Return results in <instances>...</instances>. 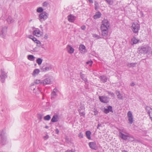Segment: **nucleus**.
<instances>
[{"mask_svg":"<svg viewBox=\"0 0 152 152\" xmlns=\"http://www.w3.org/2000/svg\"><path fill=\"white\" fill-rule=\"evenodd\" d=\"M110 28V23L108 20L104 19L102 21V24L101 26V30L102 35L104 37L107 36L108 29Z\"/></svg>","mask_w":152,"mask_h":152,"instance_id":"f257e3e1","label":"nucleus"},{"mask_svg":"<svg viewBox=\"0 0 152 152\" xmlns=\"http://www.w3.org/2000/svg\"><path fill=\"white\" fill-rule=\"evenodd\" d=\"M151 50V48L148 45L141 46L138 48L139 53L144 55L149 53Z\"/></svg>","mask_w":152,"mask_h":152,"instance_id":"f03ea898","label":"nucleus"},{"mask_svg":"<svg viewBox=\"0 0 152 152\" xmlns=\"http://www.w3.org/2000/svg\"><path fill=\"white\" fill-rule=\"evenodd\" d=\"M131 29L133 32L137 35L140 29V25L134 22L132 24Z\"/></svg>","mask_w":152,"mask_h":152,"instance_id":"7ed1b4c3","label":"nucleus"},{"mask_svg":"<svg viewBox=\"0 0 152 152\" xmlns=\"http://www.w3.org/2000/svg\"><path fill=\"white\" fill-rule=\"evenodd\" d=\"M0 137L1 138V143L3 145L5 144L7 141V137L6 132L5 129H3L0 133Z\"/></svg>","mask_w":152,"mask_h":152,"instance_id":"20e7f679","label":"nucleus"},{"mask_svg":"<svg viewBox=\"0 0 152 152\" xmlns=\"http://www.w3.org/2000/svg\"><path fill=\"white\" fill-rule=\"evenodd\" d=\"M48 17V14L45 12H43L41 13L39 15V19L42 23L43 21L46 20Z\"/></svg>","mask_w":152,"mask_h":152,"instance_id":"39448f33","label":"nucleus"},{"mask_svg":"<svg viewBox=\"0 0 152 152\" xmlns=\"http://www.w3.org/2000/svg\"><path fill=\"white\" fill-rule=\"evenodd\" d=\"M59 92L56 88H55L51 94V99L53 102L55 101Z\"/></svg>","mask_w":152,"mask_h":152,"instance_id":"423d86ee","label":"nucleus"},{"mask_svg":"<svg viewBox=\"0 0 152 152\" xmlns=\"http://www.w3.org/2000/svg\"><path fill=\"white\" fill-rule=\"evenodd\" d=\"M7 27L5 26L0 27V35L2 37L4 38L7 33Z\"/></svg>","mask_w":152,"mask_h":152,"instance_id":"0eeeda50","label":"nucleus"},{"mask_svg":"<svg viewBox=\"0 0 152 152\" xmlns=\"http://www.w3.org/2000/svg\"><path fill=\"white\" fill-rule=\"evenodd\" d=\"M30 88L32 90L34 93H38L40 92V90L39 89L38 87L36 86V85L34 83H31V84Z\"/></svg>","mask_w":152,"mask_h":152,"instance_id":"6e6552de","label":"nucleus"},{"mask_svg":"<svg viewBox=\"0 0 152 152\" xmlns=\"http://www.w3.org/2000/svg\"><path fill=\"white\" fill-rule=\"evenodd\" d=\"M99 99L102 102L107 103L109 102V97L107 96H99Z\"/></svg>","mask_w":152,"mask_h":152,"instance_id":"1a4fd4ad","label":"nucleus"},{"mask_svg":"<svg viewBox=\"0 0 152 152\" xmlns=\"http://www.w3.org/2000/svg\"><path fill=\"white\" fill-rule=\"evenodd\" d=\"M1 73L0 75L1 80L2 83H4L5 79L7 77V73L3 70L1 69Z\"/></svg>","mask_w":152,"mask_h":152,"instance_id":"9d476101","label":"nucleus"},{"mask_svg":"<svg viewBox=\"0 0 152 152\" xmlns=\"http://www.w3.org/2000/svg\"><path fill=\"white\" fill-rule=\"evenodd\" d=\"M103 111L106 114L110 112H113L112 107L110 105L108 106L107 108H104Z\"/></svg>","mask_w":152,"mask_h":152,"instance_id":"9b49d317","label":"nucleus"},{"mask_svg":"<svg viewBox=\"0 0 152 152\" xmlns=\"http://www.w3.org/2000/svg\"><path fill=\"white\" fill-rule=\"evenodd\" d=\"M51 82L50 79L49 78H47L42 80V85L43 86L49 85L50 84Z\"/></svg>","mask_w":152,"mask_h":152,"instance_id":"f8f14e48","label":"nucleus"},{"mask_svg":"<svg viewBox=\"0 0 152 152\" xmlns=\"http://www.w3.org/2000/svg\"><path fill=\"white\" fill-rule=\"evenodd\" d=\"M127 116L128 118V121L129 123L132 124L133 122V117L131 112L130 111H129L127 113Z\"/></svg>","mask_w":152,"mask_h":152,"instance_id":"ddd939ff","label":"nucleus"},{"mask_svg":"<svg viewBox=\"0 0 152 152\" xmlns=\"http://www.w3.org/2000/svg\"><path fill=\"white\" fill-rule=\"evenodd\" d=\"M67 19L69 22L73 23L75 20L76 17L73 15L70 14L68 16Z\"/></svg>","mask_w":152,"mask_h":152,"instance_id":"4468645a","label":"nucleus"},{"mask_svg":"<svg viewBox=\"0 0 152 152\" xmlns=\"http://www.w3.org/2000/svg\"><path fill=\"white\" fill-rule=\"evenodd\" d=\"M119 134L120 137L124 140L127 139V138L129 137V136L127 134H125L121 132H119Z\"/></svg>","mask_w":152,"mask_h":152,"instance_id":"2eb2a0df","label":"nucleus"},{"mask_svg":"<svg viewBox=\"0 0 152 152\" xmlns=\"http://www.w3.org/2000/svg\"><path fill=\"white\" fill-rule=\"evenodd\" d=\"M88 145L90 148L92 149L96 150L97 147L96 146V143L95 142H90L88 143Z\"/></svg>","mask_w":152,"mask_h":152,"instance_id":"dca6fc26","label":"nucleus"},{"mask_svg":"<svg viewBox=\"0 0 152 152\" xmlns=\"http://www.w3.org/2000/svg\"><path fill=\"white\" fill-rule=\"evenodd\" d=\"M80 77L85 82L86 84L88 83V80L85 74H83L82 72L80 73Z\"/></svg>","mask_w":152,"mask_h":152,"instance_id":"f3484780","label":"nucleus"},{"mask_svg":"<svg viewBox=\"0 0 152 152\" xmlns=\"http://www.w3.org/2000/svg\"><path fill=\"white\" fill-rule=\"evenodd\" d=\"M79 48L80 52L83 54H84L86 52V47L83 45H80Z\"/></svg>","mask_w":152,"mask_h":152,"instance_id":"a211bd4d","label":"nucleus"},{"mask_svg":"<svg viewBox=\"0 0 152 152\" xmlns=\"http://www.w3.org/2000/svg\"><path fill=\"white\" fill-rule=\"evenodd\" d=\"M146 110L147 111H148V114L151 120L152 121V109L149 107H146Z\"/></svg>","mask_w":152,"mask_h":152,"instance_id":"6ab92c4d","label":"nucleus"},{"mask_svg":"<svg viewBox=\"0 0 152 152\" xmlns=\"http://www.w3.org/2000/svg\"><path fill=\"white\" fill-rule=\"evenodd\" d=\"M67 49L68 52L70 54L73 53L74 51V49L71 46L68 45L67 47Z\"/></svg>","mask_w":152,"mask_h":152,"instance_id":"aec40b11","label":"nucleus"},{"mask_svg":"<svg viewBox=\"0 0 152 152\" xmlns=\"http://www.w3.org/2000/svg\"><path fill=\"white\" fill-rule=\"evenodd\" d=\"M101 15L102 14L101 12L99 11H98L96 12L95 15L93 16V18L94 19H96L99 18Z\"/></svg>","mask_w":152,"mask_h":152,"instance_id":"412c9836","label":"nucleus"},{"mask_svg":"<svg viewBox=\"0 0 152 152\" xmlns=\"http://www.w3.org/2000/svg\"><path fill=\"white\" fill-rule=\"evenodd\" d=\"M101 81L103 83H105L107 82V78L106 76L105 75H101L99 77Z\"/></svg>","mask_w":152,"mask_h":152,"instance_id":"4be33fe9","label":"nucleus"},{"mask_svg":"<svg viewBox=\"0 0 152 152\" xmlns=\"http://www.w3.org/2000/svg\"><path fill=\"white\" fill-rule=\"evenodd\" d=\"M39 72L40 70L39 69H35L34 70L32 75L33 76H35L38 75Z\"/></svg>","mask_w":152,"mask_h":152,"instance_id":"5701e85b","label":"nucleus"},{"mask_svg":"<svg viewBox=\"0 0 152 152\" xmlns=\"http://www.w3.org/2000/svg\"><path fill=\"white\" fill-rule=\"evenodd\" d=\"M58 121V116L57 115H54L51 120V121L52 122H56Z\"/></svg>","mask_w":152,"mask_h":152,"instance_id":"b1692460","label":"nucleus"},{"mask_svg":"<svg viewBox=\"0 0 152 152\" xmlns=\"http://www.w3.org/2000/svg\"><path fill=\"white\" fill-rule=\"evenodd\" d=\"M116 94L117 96V98L119 99H123V96L120 92L118 91H116Z\"/></svg>","mask_w":152,"mask_h":152,"instance_id":"393cba45","label":"nucleus"},{"mask_svg":"<svg viewBox=\"0 0 152 152\" xmlns=\"http://www.w3.org/2000/svg\"><path fill=\"white\" fill-rule=\"evenodd\" d=\"M91 132L90 131H87L86 132V135L87 138L90 140L91 139Z\"/></svg>","mask_w":152,"mask_h":152,"instance_id":"a878e982","label":"nucleus"},{"mask_svg":"<svg viewBox=\"0 0 152 152\" xmlns=\"http://www.w3.org/2000/svg\"><path fill=\"white\" fill-rule=\"evenodd\" d=\"M33 34L37 37H39L40 35V31L39 30H35L33 31Z\"/></svg>","mask_w":152,"mask_h":152,"instance_id":"bb28decb","label":"nucleus"},{"mask_svg":"<svg viewBox=\"0 0 152 152\" xmlns=\"http://www.w3.org/2000/svg\"><path fill=\"white\" fill-rule=\"evenodd\" d=\"M28 59L31 61H34L35 59V57L33 55H29L27 56Z\"/></svg>","mask_w":152,"mask_h":152,"instance_id":"cd10ccee","label":"nucleus"},{"mask_svg":"<svg viewBox=\"0 0 152 152\" xmlns=\"http://www.w3.org/2000/svg\"><path fill=\"white\" fill-rule=\"evenodd\" d=\"M7 21L8 23L10 24L14 22V20L12 19L10 16H9L8 18L7 19Z\"/></svg>","mask_w":152,"mask_h":152,"instance_id":"c85d7f7f","label":"nucleus"},{"mask_svg":"<svg viewBox=\"0 0 152 152\" xmlns=\"http://www.w3.org/2000/svg\"><path fill=\"white\" fill-rule=\"evenodd\" d=\"M95 9L97 11L99 8V5L98 2L95 1L94 2Z\"/></svg>","mask_w":152,"mask_h":152,"instance_id":"c756f323","label":"nucleus"},{"mask_svg":"<svg viewBox=\"0 0 152 152\" xmlns=\"http://www.w3.org/2000/svg\"><path fill=\"white\" fill-rule=\"evenodd\" d=\"M43 60L40 58H38L36 60V62L39 65H41L42 62Z\"/></svg>","mask_w":152,"mask_h":152,"instance_id":"7c9ffc66","label":"nucleus"},{"mask_svg":"<svg viewBox=\"0 0 152 152\" xmlns=\"http://www.w3.org/2000/svg\"><path fill=\"white\" fill-rule=\"evenodd\" d=\"M136 64V63H128L127 66L130 68L131 67H134L135 66Z\"/></svg>","mask_w":152,"mask_h":152,"instance_id":"2f4dec72","label":"nucleus"},{"mask_svg":"<svg viewBox=\"0 0 152 152\" xmlns=\"http://www.w3.org/2000/svg\"><path fill=\"white\" fill-rule=\"evenodd\" d=\"M133 44H136L139 41V39H137L135 37H134L132 40Z\"/></svg>","mask_w":152,"mask_h":152,"instance_id":"473e14b6","label":"nucleus"},{"mask_svg":"<svg viewBox=\"0 0 152 152\" xmlns=\"http://www.w3.org/2000/svg\"><path fill=\"white\" fill-rule=\"evenodd\" d=\"M105 1L108 4L110 5H112L113 3V0H105Z\"/></svg>","mask_w":152,"mask_h":152,"instance_id":"72a5a7b5","label":"nucleus"},{"mask_svg":"<svg viewBox=\"0 0 152 152\" xmlns=\"http://www.w3.org/2000/svg\"><path fill=\"white\" fill-rule=\"evenodd\" d=\"M50 115H48L45 116L44 118V119L45 120L49 121L50 120Z\"/></svg>","mask_w":152,"mask_h":152,"instance_id":"f704fd0d","label":"nucleus"},{"mask_svg":"<svg viewBox=\"0 0 152 152\" xmlns=\"http://www.w3.org/2000/svg\"><path fill=\"white\" fill-rule=\"evenodd\" d=\"M42 80H35L34 83H34L35 84H40L42 85Z\"/></svg>","mask_w":152,"mask_h":152,"instance_id":"c9c22d12","label":"nucleus"},{"mask_svg":"<svg viewBox=\"0 0 152 152\" xmlns=\"http://www.w3.org/2000/svg\"><path fill=\"white\" fill-rule=\"evenodd\" d=\"M43 10L42 7H39L37 9V11L38 13H41L43 12Z\"/></svg>","mask_w":152,"mask_h":152,"instance_id":"e433bc0d","label":"nucleus"},{"mask_svg":"<svg viewBox=\"0 0 152 152\" xmlns=\"http://www.w3.org/2000/svg\"><path fill=\"white\" fill-rule=\"evenodd\" d=\"M122 132V133H124L126 134H127V133L126 132V131L124 129H120L119 130V132Z\"/></svg>","mask_w":152,"mask_h":152,"instance_id":"4c0bfd02","label":"nucleus"},{"mask_svg":"<svg viewBox=\"0 0 152 152\" xmlns=\"http://www.w3.org/2000/svg\"><path fill=\"white\" fill-rule=\"evenodd\" d=\"M51 69L50 66H45V72L49 71Z\"/></svg>","mask_w":152,"mask_h":152,"instance_id":"58836bf2","label":"nucleus"},{"mask_svg":"<svg viewBox=\"0 0 152 152\" xmlns=\"http://www.w3.org/2000/svg\"><path fill=\"white\" fill-rule=\"evenodd\" d=\"M78 136L80 139L83 137V135L82 132H80L78 134Z\"/></svg>","mask_w":152,"mask_h":152,"instance_id":"ea45409f","label":"nucleus"},{"mask_svg":"<svg viewBox=\"0 0 152 152\" xmlns=\"http://www.w3.org/2000/svg\"><path fill=\"white\" fill-rule=\"evenodd\" d=\"M93 63V61H88L86 62V64H88L90 66H92V64Z\"/></svg>","mask_w":152,"mask_h":152,"instance_id":"a19ab883","label":"nucleus"},{"mask_svg":"<svg viewBox=\"0 0 152 152\" xmlns=\"http://www.w3.org/2000/svg\"><path fill=\"white\" fill-rule=\"evenodd\" d=\"M45 66H41L40 67V69L41 72H45Z\"/></svg>","mask_w":152,"mask_h":152,"instance_id":"79ce46f5","label":"nucleus"},{"mask_svg":"<svg viewBox=\"0 0 152 152\" xmlns=\"http://www.w3.org/2000/svg\"><path fill=\"white\" fill-rule=\"evenodd\" d=\"M35 43H36L37 44V45L39 47L40 46L41 42L37 40V41H36L35 42ZM38 48H39V47H38Z\"/></svg>","mask_w":152,"mask_h":152,"instance_id":"37998d69","label":"nucleus"},{"mask_svg":"<svg viewBox=\"0 0 152 152\" xmlns=\"http://www.w3.org/2000/svg\"><path fill=\"white\" fill-rule=\"evenodd\" d=\"M108 92L109 94L112 97H114V96L115 95L113 93L110 91H108Z\"/></svg>","mask_w":152,"mask_h":152,"instance_id":"c03bdc74","label":"nucleus"},{"mask_svg":"<svg viewBox=\"0 0 152 152\" xmlns=\"http://www.w3.org/2000/svg\"><path fill=\"white\" fill-rule=\"evenodd\" d=\"M66 152H75V150L73 149H72L71 150H68L66 151Z\"/></svg>","mask_w":152,"mask_h":152,"instance_id":"a18cd8bd","label":"nucleus"},{"mask_svg":"<svg viewBox=\"0 0 152 152\" xmlns=\"http://www.w3.org/2000/svg\"><path fill=\"white\" fill-rule=\"evenodd\" d=\"M49 136L48 135L46 134L45 136H44L43 138L45 140H46L48 139Z\"/></svg>","mask_w":152,"mask_h":152,"instance_id":"49530a36","label":"nucleus"},{"mask_svg":"<svg viewBox=\"0 0 152 152\" xmlns=\"http://www.w3.org/2000/svg\"><path fill=\"white\" fill-rule=\"evenodd\" d=\"M48 3L46 1L44 2L43 3V6L44 7H46L48 5Z\"/></svg>","mask_w":152,"mask_h":152,"instance_id":"de8ad7c7","label":"nucleus"},{"mask_svg":"<svg viewBox=\"0 0 152 152\" xmlns=\"http://www.w3.org/2000/svg\"><path fill=\"white\" fill-rule=\"evenodd\" d=\"M28 38H30V39H31L32 40H33V39L34 38V37H33V36L32 35H29L28 36Z\"/></svg>","mask_w":152,"mask_h":152,"instance_id":"09e8293b","label":"nucleus"},{"mask_svg":"<svg viewBox=\"0 0 152 152\" xmlns=\"http://www.w3.org/2000/svg\"><path fill=\"white\" fill-rule=\"evenodd\" d=\"M93 36L95 38H97L98 39L99 38V36L96 34H94Z\"/></svg>","mask_w":152,"mask_h":152,"instance_id":"8fccbe9b","label":"nucleus"},{"mask_svg":"<svg viewBox=\"0 0 152 152\" xmlns=\"http://www.w3.org/2000/svg\"><path fill=\"white\" fill-rule=\"evenodd\" d=\"M81 28L82 29L84 30L86 28V27L85 26L83 25L81 27Z\"/></svg>","mask_w":152,"mask_h":152,"instance_id":"3c124183","label":"nucleus"},{"mask_svg":"<svg viewBox=\"0 0 152 152\" xmlns=\"http://www.w3.org/2000/svg\"><path fill=\"white\" fill-rule=\"evenodd\" d=\"M94 114L95 115H97L98 114V111L96 110H95L94 111Z\"/></svg>","mask_w":152,"mask_h":152,"instance_id":"603ef678","label":"nucleus"},{"mask_svg":"<svg viewBox=\"0 0 152 152\" xmlns=\"http://www.w3.org/2000/svg\"><path fill=\"white\" fill-rule=\"evenodd\" d=\"M55 132L57 134H58V133H59V130H58V129H56L55 130Z\"/></svg>","mask_w":152,"mask_h":152,"instance_id":"864d4df0","label":"nucleus"},{"mask_svg":"<svg viewBox=\"0 0 152 152\" xmlns=\"http://www.w3.org/2000/svg\"><path fill=\"white\" fill-rule=\"evenodd\" d=\"M48 35L47 34H45V35H44V38L45 39H48Z\"/></svg>","mask_w":152,"mask_h":152,"instance_id":"5fc2aeb1","label":"nucleus"},{"mask_svg":"<svg viewBox=\"0 0 152 152\" xmlns=\"http://www.w3.org/2000/svg\"><path fill=\"white\" fill-rule=\"evenodd\" d=\"M80 116H84L85 115V113L84 112L80 113Z\"/></svg>","mask_w":152,"mask_h":152,"instance_id":"6e6d98bb","label":"nucleus"},{"mask_svg":"<svg viewBox=\"0 0 152 152\" xmlns=\"http://www.w3.org/2000/svg\"><path fill=\"white\" fill-rule=\"evenodd\" d=\"M135 85V84L133 82H132V83L131 84H130V86H134Z\"/></svg>","mask_w":152,"mask_h":152,"instance_id":"4d7b16f0","label":"nucleus"},{"mask_svg":"<svg viewBox=\"0 0 152 152\" xmlns=\"http://www.w3.org/2000/svg\"><path fill=\"white\" fill-rule=\"evenodd\" d=\"M32 40L33 41H34L35 42L36 41H37V39L36 38H35V37H34V38Z\"/></svg>","mask_w":152,"mask_h":152,"instance_id":"13d9d810","label":"nucleus"},{"mask_svg":"<svg viewBox=\"0 0 152 152\" xmlns=\"http://www.w3.org/2000/svg\"><path fill=\"white\" fill-rule=\"evenodd\" d=\"M89 2V3H93V0H87Z\"/></svg>","mask_w":152,"mask_h":152,"instance_id":"bf43d9fd","label":"nucleus"},{"mask_svg":"<svg viewBox=\"0 0 152 152\" xmlns=\"http://www.w3.org/2000/svg\"><path fill=\"white\" fill-rule=\"evenodd\" d=\"M38 118L40 119H42V116L41 115H40V114L39 115V116L38 117Z\"/></svg>","mask_w":152,"mask_h":152,"instance_id":"052dcab7","label":"nucleus"},{"mask_svg":"<svg viewBox=\"0 0 152 152\" xmlns=\"http://www.w3.org/2000/svg\"><path fill=\"white\" fill-rule=\"evenodd\" d=\"M101 126V124H98V125H97V128L98 129L99 127L100 126Z\"/></svg>","mask_w":152,"mask_h":152,"instance_id":"680f3d73","label":"nucleus"},{"mask_svg":"<svg viewBox=\"0 0 152 152\" xmlns=\"http://www.w3.org/2000/svg\"><path fill=\"white\" fill-rule=\"evenodd\" d=\"M148 54H150L151 56H152V50L151 52H149V53H148Z\"/></svg>","mask_w":152,"mask_h":152,"instance_id":"e2e57ef3","label":"nucleus"},{"mask_svg":"<svg viewBox=\"0 0 152 152\" xmlns=\"http://www.w3.org/2000/svg\"><path fill=\"white\" fill-rule=\"evenodd\" d=\"M122 152H128L127 151L125 150H123L122 151Z\"/></svg>","mask_w":152,"mask_h":152,"instance_id":"0e129e2a","label":"nucleus"},{"mask_svg":"<svg viewBox=\"0 0 152 152\" xmlns=\"http://www.w3.org/2000/svg\"><path fill=\"white\" fill-rule=\"evenodd\" d=\"M41 47H42V48H43V45H42Z\"/></svg>","mask_w":152,"mask_h":152,"instance_id":"69168bd1","label":"nucleus"},{"mask_svg":"<svg viewBox=\"0 0 152 152\" xmlns=\"http://www.w3.org/2000/svg\"><path fill=\"white\" fill-rule=\"evenodd\" d=\"M46 127V128H48V126H46V127Z\"/></svg>","mask_w":152,"mask_h":152,"instance_id":"338daca9","label":"nucleus"},{"mask_svg":"<svg viewBox=\"0 0 152 152\" xmlns=\"http://www.w3.org/2000/svg\"><path fill=\"white\" fill-rule=\"evenodd\" d=\"M42 99H44V97H42Z\"/></svg>","mask_w":152,"mask_h":152,"instance_id":"774afa93","label":"nucleus"}]
</instances>
